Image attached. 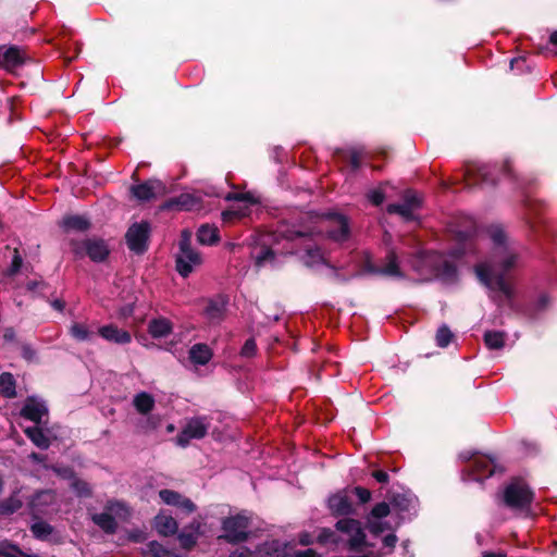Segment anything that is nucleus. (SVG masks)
Here are the masks:
<instances>
[{"label": "nucleus", "instance_id": "1", "mask_svg": "<svg viewBox=\"0 0 557 557\" xmlns=\"http://www.w3.org/2000/svg\"><path fill=\"white\" fill-rule=\"evenodd\" d=\"M488 237L493 248L487 260L475 267L478 278L487 286L498 302L509 300L512 296V287L504 278V273L516 267L519 260V250L515 243L510 242L500 225H492L488 228Z\"/></svg>", "mask_w": 557, "mask_h": 557}, {"label": "nucleus", "instance_id": "2", "mask_svg": "<svg viewBox=\"0 0 557 557\" xmlns=\"http://www.w3.org/2000/svg\"><path fill=\"white\" fill-rule=\"evenodd\" d=\"M310 226L288 232V238L295 239L313 234L325 233L326 237L335 243H343L349 237L347 219L337 213L317 214L309 218Z\"/></svg>", "mask_w": 557, "mask_h": 557}, {"label": "nucleus", "instance_id": "3", "mask_svg": "<svg viewBox=\"0 0 557 557\" xmlns=\"http://www.w3.org/2000/svg\"><path fill=\"white\" fill-rule=\"evenodd\" d=\"M412 268L424 278L433 276L444 281H453L456 276V267L438 252H423L417 256Z\"/></svg>", "mask_w": 557, "mask_h": 557}, {"label": "nucleus", "instance_id": "4", "mask_svg": "<svg viewBox=\"0 0 557 557\" xmlns=\"http://www.w3.org/2000/svg\"><path fill=\"white\" fill-rule=\"evenodd\" d=\"M175 261L176 270L183 277H187L202 263L200 253L191 247V232L188 230H183L181 233Z\"/></svg>", "mask_w": 557, "mask_h": 557}, {"label": "nucleus", "instance_id": "5", "mask_svg": "<svg viewBox=\"0 0 557 557\" xmlns=\"http://www.w3.org/2000/svg\"><path fill=\"white\" fill-rule=\"evenodd\" d=\"M532 500V491L520 480L512 481L504 491V503L512 510L525 511Z\"/></svg>", "mask_w": 557, "mask_h": 557}, {"label": "nucleus", "instance_id": "6", "mask_svg": "<svg viewBox=\"0 0 557 557\" xmlns=\"http://www.w3.org/2000/svg\"><path fill=\"white\" fill-rule=\"evenodd\" d=\"M251 517L246 512H240L227 517L222 522L224 531L223 537L228 542L237 543L245 541L248 534Z\"/></svg>", "mask_w": 557, "mask_h": 557}, {"label": "nucleus", "instance_id": "7", "mask_svg": "<svg viewBox=\"0 0 557 557\" xmlns=\"http://www.w3.org/2000/svg\"><path fill=\"white\" fill-rule=\"evenodd\" d=\"M210 420L207 417H195L187 421L176 437V443L185 447L191 440H200L208 433Z\"/></svg>", "mask_w": 557, "mask_h": 557}, {"label": "nucleus", "instance_id": "8", "mask_svg": "<svg viewBox=\"0 0 557 557\" xmlns=\"http://www.w3.org/2000/svg\"><path fill=\"white\" fill-rule=\"evenodd\" d=\"M107 510L108 512L95 515L92 517L94 522L106 532H113L115 530L116 523L112 515H115L122 520H125L129 516L128 508L121 502L109 503Z\"/></svg>", "mask_w": 557, "mask_h": 557}, {"label": "nucleus", "instance_id": "9", "mask_svg": "<svg viewBox=\"0 0 557 557\" xmlns=\"http://www.w3.org/2000/svg\"><path fill=\"white\" fill-rule=\"evenodd\" d=\"M73 251L76 255H87L92 261H103L109 255V248L104 240L99 238L87 239L73 244Z\"/></svg>", "mask_w": 557, "mask_h": 557}, {"label": "nucleus", "instance_id": "10", "mask_svg": "<svg viewBox=\"0 0 557 557\" xmlns=\"http://www.w3.org/2000/svg\"><path fill=\"white\" fill-rule=\"evenodd\" d=\"M150 227L147 222L133 224L126 233V242L128 248L137 253H141L147 249V240Z\"/></svg>", "mask_w": 557, "mask_h": 557}, {"label": "nucleus", "instance_id": "11", "mask_svg": "<svg viewBox=\"0 0 557 557\" xmlns=\"http://www.w3.org/2000/svg\"><path fill=\"white\" fill-rule=\"evenodd\" d=\"M337 531L348 536L350 549H358L364 544L366 534L359 521L355 519H342L336 523Z\"/></svg>", "mask_w": 557, "mask_h": 557}, {"label": "nucleus", "instance_id": "12", "mask_svg": "<svg viewBox=\"0 0 557 557\" xmlns=\"http://www.w3.org/2000/svg\"><path fill=\"white\" fill-rule=\"evenodd\" d=\"M132 195L139 201H149L165 193V186L158 180H149L147 182L133 185L131 187Z\"/></svg>", "mask_w": 557, "mask_h": 557}, {"label": "nucleus", "instance_id": "13", "mask_svg": "<svg viewBox=\"0 0 557 557\" xmlns=\"http://www.w3.org/2000/svg\"><path fill=\"white\" fill-rule=\"evenodd\" d=\"M420 206V200L413 191H407L403 203H393L387 207L389 213L399 214L403 219L409 221L414 219V212Z\"/></svg>", "mask_w": 557, "mask_h": 557}, {"label": "nucleus", "instance_id": "14", "mask_svg": "<svg viewBox=\"0 0 557 557\" xmlns=\"http://www.w3.org/2000/svg\"><path fill=\"white\" fill-rule=\"evenodd\" d=\"M159 496L162 502L170 506L177 507L184 513H191L196 510V505L177 492L171 490H161Z\"/></svg>", "mask_w": 557, "mask_h": 557}, {"label": "nucleus", "instance_id": "15", "mask_svg": "<svg viewBox=\"0 0 557 557\" xmlns=\"http://www.w3.org/2000/svg\"><path fill=\"white\" fill-rule=\"evenodd\" d=\"M21 414L35 423H41L42 418L48 414V409L42 400L36 397H28L21 410Z\"/></svg>", "mask_w": 557, "mask_h": 557}, {"label": "nucleus", "instance_id": "16", "mask_svg": "<svg viewBox=\"0 0 557 557\" xmlns=\"http://www.w3.org/2000/svg\"><path fill=\"white\" fill-rule=\"evenodd\" d=\"M98 333L103 339L119 345L128 344L132 341V335L129 332L119 329L114 324L101 326Z\"/></svg>", "mask_w": 557, "mask_h": 557}, {"label": "nucleus", "instance_id": "17", "mask_svg": "<svg viewBox=\"0 0 557 557\" xmlns=\"http://www.w3.org/2000/svg\"><path fill=\"white\" fill-rule=\"evenodd\" d=\"M2 51V48H0ZM24 62V53L16 47H10L3 52H0V64L9 71H13Z\"/></svg>", "mask_w": 557, "mask_h": 557}, {"label": "nucleus", "instance_id": "18", "mask_svg": "<svg viewBox=\"0 0 557 557\" xmlns=\"http://www.w3.org/2000/svg\"><path fill=\"white\" fill-rule=\"evenodd\" d=\"M225 300L223 298L209 299L203 309L205 317L212 323L223 319L225 312Z\"/></svg>", "mask_w": 557, "mask_h": 557}, {"label": "nucleus", "instance_id": "19", "mask_svg": "<svg viewBox=\"0 0 557 557\" xmlns=\"http://www.w3.org/2000/svg\"><path fill=\"white\" fill-rule=\"evenodd\" d=\"M285 548L278 541H269L258 546L252 557H284Z\"/></svg>", "mask_w": 557, "mask_h": 557}, {"label": "nucleus", "instance_id": "20", "mask_svg": "<svg viewBox=\"0 0 557 557\" xmlns=\"http://www.w3.org/2000/svg\"><path fill=\"white\" fill-rule=\"evenodd\" d=\"M189 360L195 366H205L212 358V350L206 344H195L189 349Z\"/></svg>", "mask_w": 557, "mask_h": 557}, {"label": "nucleus", "instance_id": "21", "mask_svg": "<svg viewBox=\"0 0 557 557\" xmlns=\"http://www.w3.org/2000/svg\"><path fill=\"white\" fill-rule=\"evenodd\" d=\"M197 239L201 245H215L220 242L219 228L215 225L203 224L198 228Z\"/></svg>", "mask_w": 557, "mask_h": 557}, {"label": "nucleus", "instance_id": "22", "mask_svg": "<svg viewBox=\"0 0 557 557\" xmlns=\"http://www.w3.org/2000/svg\"><path fill=\"white\" fill-rule=\"evenodd\" d=\"M329 507L334 515H348L351 511V504L343 493H337L329 498Z\"/></svg>", "mask_w": 557, "mask_h": 557}, {"label": "nucleus", "instance_id": "23", "mask_svg": "<svg viewBox=\"0 0 557 557\" xmlns=\"http://www.w3.org/2000/svg\"><path fill=\"white\" fill-rule=\"evenodd\" d=\"M172 323L165 318L153 319L149 322L148 332L154 338H162L172 332Z\"/></svg>", "mask_w": 557, "mask_h": 557}, {"label": "nucleus", "instance_id": "24", "mask_svg": "<svg viewBox=\"0 0 557 557\" xmlns=\"http://www.w3.org/2000/svg\"><path fill=\"white\" fill-rule=\"evenodd\" d=\"M154 527L160 534L165 536L176 533L178 528L176 520L164 513H159L154 518Z\"/></svg>", "mask_w": 557, "mask_h": 557}, {"label": "nucleus", "instance_id": "25", "mask_svg": "<svg viewBox=\"0 0 557 557\" xmlns=\"http://www.w3.org/2000/svg\"><path fill=\"white\" fill-rule=\"evenodd\" d=\"M228 200H236L238 203L233 206L235 208L237 216L240 219L249 214V206L255 205L256 200L249 194H232L227 196Z\"/></svg>", "mask_w": 557, "mask_h": 557}, {"label": "nucleus", "instance_id": "26", "mask_svg": "<svg viewBox=\"0 0 557 557\" xmlns=\"http://www.w3.org/2000/svg\"><path fill=\"white\" fill-rule=\"evenodd\" d=\"M473 470L479 478H487L495 471L494 461L486 456H478L473 459Z\"/></svg>", "mask_w": 557, "mask_h": 557}, {"label": "nucleus", "instance_id": "27", "mask_svg": "<svg viewBox=\"0 0 557 557\" xmlns=\"http://www.w3.org/2000/svg\"><path fill=\"white\" fill-rule=\"evenodd\" d=\"M376 272L391 277H403L397 262V256L394 251L388 252L385 264L377 269Z\"/></svg>", "mask_w": 557, "mask_h": 557}, {"label": "nucleus", "instance_id": "28", "mask_svg": "<svg viewBox=\"0 0 557 557\" xmlns=\"http://www.w3.org/2000/svg\"><path fill=\"white\" fill-rule=\"evenodd\" d=\"M133 404L139 413L146 414L153 409L154 398L150 394L141 392L135 395Z\"/></svg>", "mask_w": 557, "mask_h": 557}, {"label": "nucleus", "instance_id": "29", "mask_svg": "<svg viewBox=\"0 0 557 557\" xmlns=\"http://www.w3.org/2000/svg\"><path fill=\"white\" fill-rule=\"evenodd\" d=\"M70 334L78 342H88L94 337V332L85 323L75 322L70 327Z\"/></svg>", "mask_w": 557, "mask_h": 557}, {"label": "nucleus", "instance_id": "30", "mask_svg": "<svg viewBox=\"0 0 557 557\" xmlns=\"http://www.w3.org/2000/svg\"><path fill=\"white\" fill-rule=\"evenodd\" d=\"M25 434L37 447L41 449H47L50 446L49 438L45 435L42 430L37 426L25 429Z\"/></svg>", "mask_w": 557, "mask_h": 557}, {"label": "nucleus", "instance_id": "31", "mask_svg": "<svg viewBox=\"0 0 557 557\" xmlns=\"http://www.w3.org/2000/svg\"><path fill=\"white\" fill-rule=\"evenodd\" d=\"M302 260L308 267H313L323 263L325 261V257L319 247L313 248L308 246L305 255L302 256Z\"/></svg>", "mask_w": 557, "mask_h": 557}, {"label": "nucleus", "instance_id": "32", "mask_svg": "<svg viewBox=\"0 0 557 557\" xmlns=\"http://www.w3.org/2000/svg\"><path fill=\"white\" fill-rule=\"evenodd\" d=\"M89 225V221L82 215H69L63 219V226L66 230L85 231Z\"/></svg>", "mask_w": 557, "mask_h": 557}, {"label": "nucleus", "instance_id": "33", "mask_svg": "<svg viewBox=\"0 0 557 557\" xmlns=\"http://www.w3.org/2000/svg\"><path fill=\"white\" fill-rule=\"evenodd\" d=\"M198 199L190 194H182L174 201H171L168 206H176L182 210H193L198 206Z\"/></svg>", "mask_w": 557, "mask_h": 557}, {"label": "nucleus", "instance_id": "34", "mask_svg": "<svg viewBox=\"0 0 557 557\" xmlns=\"http://www.w3.org/2000/svg\"><path fill=\"white\" fill-rule=\"evenodd\" d=\"M484 342L490 349H500L505 344V334L498 331H488L484 334Z\"/></svg>", "mask_w": 557, "mask_h": 557}, {"label": "nucleus", "instance_id": "35", "mask_svg": "<svg viewBox=\"0 0 557 557\" xmlns=\"http://www.w3.org/2000/svg\"><path fill=\"white\" fill-rule=\"evenodd\" d=\"M0 393L7 397L15 396V382L10 373H2L0 375Z\"/></svg>", "mask_w": 557, "mask_h": 557}, {"label": "nucleus", "instance_id": "36", "mask_svg": "<svg viewBox=\"0 0 557 557\" xmlns=\"http://www.w3.org/2000/svg\"><path fill=\"white\" fill-rule=\"evenodd\" d=\"M457 237H458V240L465 242V243H463L462 248L455 249L451 252L453 257H456V258L457 257H461V256L466 255L468 251H473L474 244L471 240H469V238H470V234L469 233H463L461 231H458L457 232Z\"/></svg>", "mask_w": 557, "mask_h": 557}, {"label": "nucleus", "instance_id": "37", "mask_svg": "<svg viewBox=\"0 0 557 557\" xmlns=\"http://www.w3.org/2000/svg\"><path fill=\"white\" fill-rule=\"evenodd\" d=\"M147 557H168L169 553L157 542H150L145 550Z\"/></svg>", "mask_w": 557, "mask_h": 557}, {"label": "nucleus", "instance_id": "38", "mask_svg": "<svg viewBox=\"0 0 557 557\" xmlns=\"http://www.w3.org/2000/svg\"><path fill=\"white\" fill-rule=\"evenodd\" d=\"M453 334L446 326H442L436 333V343L440 347H446L450 343Z\"/></svg>", "mask_w": 557, "mask_h": 557}, {"label": "nucleus", "instance_id": "39", "mask_svg": "<svg viewBox=\"0 0 557 557\" xmlns=\"http://www.w3.org/2000/svg\"><path fill=\"white\" fill-rule=\"evenodd\" d=\"M0 557H30L22 553L16 546L13 545H1Z\"/></svg>", "mask_w": 557, "mask_h": 557}, {"label": "nucleus", "instance_id": "40", "mask_svg": "<svg viewBox=\"0 0 557 557\" xmlns=\"http://www.w3.org/2000/svg\"><path fill=\"white\" fill-rule=\"evenodd\" d=\"M495 168L490 165H482L478 169V175L482 180L483 183L494 184L495 178L493 176Z\"/></svg>", "mask_w": 557, "mask_h": 557}, {"label": "nucleus", "instance_id": "41", "mask_svg": "<svg viewBox=\"0 0 557 557\" xmlns=\"http://www.w3.org/2000/svg\"><path fill=\"white\" fill-rule=\"evenodd\" d=\"M369 531L374 534L379 535L383 533L385 530L389 529V525L387 523L381 521V519H370L368 524Z\"/></svg>", "mask_w": 557, "mask_h": 557}, {"label": "nucleus", "instance_id": "42", "mask_svg": "<svg viewBox=\"0 0 557 557\" xmlns=\"http://www.w3.org/2000/svg\"><path fill=\"white\" fill-rule=\"evenodd\" d=\"M388 513L389 506L386 503L376 504L371 511V516L373 519H382L388 516Z\"/></svg>", "mask_w": 557, "mask_h": 557}, {"label": "nucleus", "instance_id": "43", "mask_svg": "<svg viewBox=\"0 0 557 557\" xmlns=\"http://www.w3.org/2000/svg\"><path fill=\"white\" fill-rule=\"evenodd\" d=\"M32 531L37 537H44L51 533V528L45 522H37L33 524Z\"/></svg>", "mask_w": 557, "mask_h": 557}, {"label": "nucleus", "instance_id": "44", "mask_svg": "<svg viewBox=\"0 0 557 557\" xmlns=\"http://www.w3.org/2000/svg\"><path fill=\"white\" fill-rule=\"evenodd\" d=\"M318 541L322 544H326V543H333V544H337V537H336V534L331 531V530H327V529H323L320 534L318 535Z\"/></svg>", "mask_w": 557, "mask_h": 557}, {"label": "nucleus", "instance_id": "45", "mask_svg": "<svg viewBox=\"0 0 557 557\" xmlns=\"http://www.w3.org/2000/svg\"><path fill=\"white\" fill-rule=\"evenodd\" d=\"M273 259V251L270 248H264L259 255L256 256V264L258 267L263 265L265 262Z\"/></svg>", "mask_w": 557, "mask_h": 557}, {"label": "nucleus", "instance_id": "46", "mask_svg": "<svg viewBox=\"0 0 557 557\" xmlns=\"http://www.w3.org/2000/svg\"><path fill=\"white\" fill-rule=\"evenodd\" d=\"M256 350H257V345H256L255 339L249 338L245 342V344L242 348V355L244 357H252V356H255Z\"/></svg>", "mask_w": 557, "mask_h": 557}, {"label": "nucleus", "instance_id": "47", "mask_svg": "<svg viewBox=\"0 0 557 557\" xmlns=\"http://www.w3.org/2000/svg\"><path fill=\"white\" fill-rule=\"evenodd\" d=\"M178 539H180L181 545L184 548H190L196 543V535L195 534L182 533V534H180Z\"/></svg>", "mask_w": 557, "mask_h": 557}, {"label": "nucleus", "instance_id": "48", "mask_svg": "<svg viewBox=\"0 0 557 557\" xmlns=\"http://www.w3.org/2000/svg\"><path fill=\"white\" fill-rule=\"evenodd\" d=\"M368 198L373 205L379 206L383 202L385 196L381 189H374L368 194Z\"/></svg>", "mask_w": 557, "mask_h": 557}, {"label": "nucleus", "instance_id": "49", "mask_svg": "<svg viewBox=\"0 0 557 557\" xmlns=\"http://www.w3.org/2000/svg\"><path fill=\"white\" fill-rule=\"evenodd\" d=\"M73 488L77 492L78 495H88L90 493L88 484L83 481H75L73 483Z\"/></svg>", "mask_w": 557, "mask_h": 557}, {"label": "nucleus", "instance_id": "50", "mask_svg": "<svg viewBox=\"0 0 557 557\" xmlns=\"http://www.w3.org/2000/svg\"><path fill=\"white\" fill-rule=\"evenodd\" d=\"M355 494L361 503H367L371 498L370 491L360 486L355 487Z\"/></svg>", "mask_w": 557, "mask_h": 557}, {"label": "nucleus", "instance_id": "51", "mask_svg": "<svg viewBox=\"0 0 557 557\" xmlns=\"http://www.w3.org/2000/svg\"><path fill=\"white\" fill-rule=\"evenodd\" d=\"M237 211H235V208H231L228 210H225L222 212V220L224 222H232L234 220H237V219H240L239 216H237L236 214Z\"/></svg>", "mask_w": 557, "mask_h": 557}, {"label": "nucleus", "instance_id": "52", "mask_svg": "<svg viewBox=\"0 0 557 557\" xmlns=\"http://www.w3.org/2000/svg\"><path fill=\"white\" fill-rule=\"evenodd\" d=\"M397 542V537L395 534H387L383 539V544L387 548H393Z\"/></svg>", "mask_w": 557, "mask_h": 557}, {"label": "nucleus", "instance_id": "53", "mask_svg": "<svg viewBox=\"0 0 557 557\" xmlns=\"http://www.w3.org/2000/svg\"><path fill=\"white\" fill-rule=\"evenodd\" d=\"M372 475L380 483H386L388 481V474L385 471L377 470L374 471Z\"/></svg>", "mask_w": 557, "mask_h": 557}, {"label": "nucleus", "instance_id": "54", "mask_svg": "<svg viewBox=\"0 0 557 557\" xmlns=\"http://www.w3.org/2000/svg\"><path fill=\"white\" fill-rule=\"evenodd\" d=\"M15 255L13 257V260H12V272H17L18 269L21 268L22 265V259L21 257L17 255V250L14 251Z\"/></svg>", "mask_w": 557, "mask_h": 557}, {"label": "nucleus", "instance_id": "55", "mask_svg": "<svg viewBox=\"0 0 557 557\" xmlns=\"http://www.w3.org/2000/svg\"><path fill=\"white\" fill-rule=\"evenodd\" d=\"M296 557H317V554L313 549L308 548L306 550L296 553Z\"/></svg>", "mask_w": 557, "mask_h": 557}, {"label": "nucleus", "instance_id": "56", "mask_svg": "<svg viewBox=\"0 0 557 557\" xmlns=\"http://www.w3.org/2000/svg\"><path fill=\"white\" fill-rule=\"evenodd\" d=\"M132 313H133V307L127 306V307L121 309L120 317L125 319L128 315H131Z\"/></svg>", "mask_w": 557, "mask_h": 557}, {"label": "nucleus", "instance_id": "57", "mask_svg": "<svg viewBox=\"0 0 557 557\" xmlns=\"http://www.w3.org/2000/svg\"><path fill=\"white\" fill-rule=\"evenodd\" d=\"M299 542L302 545H309L312 543V540L309 534H302L299 539Z\"/></svg>", "mask_w": 557, "mask_h": 557}, {"label": "nucleus", "instance_id": "58", "mask_svg": "<svg viewBox=\"0 0 557 557\" xmlns=\"http://www.w3.org/2000/svg\"><path fill=\"white\" fill-rule=\"evenodd\" d=\"M351 164L354 168L359 165V157L356 153L351 154Z\"/></svg>", "mask_w": 557, "mask_h": 557}, {"label": "nucleus", "instance_id": "59", "mask_svg": "<svg viewBox=\"0 0 557 557\" xmlns=\"http://www.w3.org/2000/svg\"><path fill=\"white\" fill-rule=\"evenodd\" d=\"M549 41L553 44V45H557V30L552 33L550 37H549Z\"/></svg>", "mask_w": 557, "mask_h": 557}, {"label": "nucleus", "instance_id": "60", "mask_svg": "<svg viewBox=\"0 0 557 557\" xmlns=\"http://www.w3.org/2000/svg\"><path fill=\"white\" fill-rule=\"evenodd\" d=\"M53 306H54V308H57V309H59V310H62V308H63V305H62L60 301H55V302L53 304Z\"/></svg>", "mask_w": 557, "mask_h": 557}, {"label": "nucleus", "instance_id": "61", "mask_svg": "<svg viewBox=\"0 0 557 557\" xmlns=\"http://www.w3.org/2000/svg\"><path fill=\"white\" fill-rule=\"evenodd\" d=\"M30 457H32L34 460H39V456H38V454H36V453H33V454L30 455Z\"/></svg>", "mask_w": 557, "mask_h": 557}, {"label": "nucleus", "instance_id": "62", "mask_svg": "<svg viewBox=\"0 0 557 557\" xmlns=\"http://www.w3.org/2000/svg\"><path fill=\"white\" fill-rule=\"evenodd\" d=\"M484 557H496L494 554H485Z\"/></svg>", "mask_w": 557, "mask_h": 557}, {"label": "nucleus", "instance_id": "63", "mask_svg": "<svg viewBox=\"0 0 557 557\" xmlns=\"http://www.w3.org/2000/svg\"><path fill=\"white\" fill-rule=\"evenodd\" d=\"M363 557H380L377 555H367V556H363Z\"/></svg>", "mask_w": 557, "mask_h": 557}, {"label": "nucleus", "instance_id": "64", "mask_svg": "<svg viewBox=\"0 0 557 557\" xmlns=\"http://www.w3.org/2000/svg\"><path fill=\"white\" fill-rule=\"evenodd\" d=\"M230 557H240L239 555L232 554Z\"/></svg>", "mask_w": 557, "mask_h": 557}]
</instances>
